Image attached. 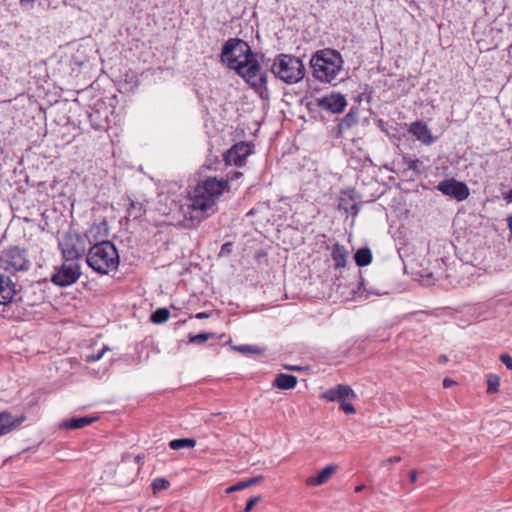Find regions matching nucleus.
Here are the masks:
<instances>
[{"mask_svg": "<svg viewBox=\"0 0 512 512\" xmlns=\"http://www.w3.org/2000/svg\"><path fill=\"white\" fill-rule=\"evenodd\" d=\"M227 187V180L216 177L200 181L191 193L190 207L194 212L201 214L200 219L214 214L217 210V201Z\"/></svg>", "mask_w": 512, "mask_h": 512, "instance_id": "nucleus-1", "label": "nucleus"}, {"mask_svg": "<svg viewBox=\"0 0 512 512\" xmlns=\"http://www.w3.org/2000/svg\"><path fill=\"white\" fill-rule=\"evenodd\" d=\"M343 65L341 54L332 49L317 51L310 60L313 76L321 81L330 83L336 79Z\"/></svg>", "mask_w": 512, "mask_h": 512, "instance_id": "nucleus-2", "label": "nucleus"}, {"mask_svg": "<svg viewBox=\"0 0 512 512\" xmlns=\"http://www.w3.org/2000/svg\"><path fill=\"white\" fill-rule=\"evenodd\" d=\"M86 262L95 272L107 274L109 271L118 268V251L112 242L103 240L89 249Z\"/></svg>", "mask_w": 512, "mask_h": 512, "instance_id": "nucleus-3", "label": "nucleus"}, {"mask_svg": "<svg viewBox=\"0 0 512 512\" xmlns=\"http://www.w3.org/2000/svg\"><path fill=\"white\" fill-rule=\"evenodd\" d=\"M271 71L275 77L287 84L298 83L305 76V67L302 60L290 54L277 55Z\"/></svg>", "mask_w": 512, "mask_h": 512, "instance_id": "nucleus-4", "label": "nucleus"}, {"mask_svg": "<svg viewBox=\"0 0 512 512\" xmlns=\"http://www.w3.org/2000/svg\"><path fill=\"white\" fill-rule=\"evenodd\" d=\"M263 55L258 53L248 59L247 62L238 66L235 70L251 87H253L262 99L268 98L267 72L262 70L260 59Z\"/></svg>", "mask_w": 512, "mask_h": 512, "instance_id": "nucleus-5", "label": "nucleus"}, {"mask_svg": "<svg viewBox=\"0 0 512 512\" xmlns=\"http://www.w3.org/2000/svg\"><path fill=\"white\" fill-rule=\"evenodd\" d=\"M254 54L246 41L239 38H231L222 47L221 60L230 69L237 70L238 66L254 57Z\"/></svg>", "mask_w": 512, "mask_h": 512, "instance_id": "nucleus-6", "label": "nucleus"}, {"mask_svg": "<svg viewBox=\"0 0 512 512\" xmlns=\"http://www.w3.org/2000/svg\"><path fill=\"white\" fill-rule=\"evenodd\" d=\"M0 268L12 274L27 271L30 268L27 251L18 246H11L0 252Z\"/></svg>", "mask_w": 512, "mask_h": 512, "instance_id": "nucleus-7", "label": "nucleus"}, {"mask_svg": "<svg viewBox=\"0 0 512 512\" xmlns=\"http://www.w3.org/2000/svg\"><path fill=\"white\" fill-rule=\"evenodd\" d=\"M81 275V268L78 262L64 260L63 264L52 275L51 281L60 287H67L74 284Z\"/></svg>", "mask_w": 512, "mask_h": 512, "instance_id": "nucleus-8", "label": "nucleus"}, {"mask_svg": "<svg viewBox=\"0 0 512 512\" xmlns=\"http://www.w3.org/2000/svg\"><path fill=\"white\" fill-rule=\"evenodd\" d=\"M59 248L64 260L76 261L84 253V245L81 237L74 233H65L59 241Z\"/></svg>", "mask_w": 512, "mask_h": 512, "instance_id": "nucleus-9", "label": "nucleus"}, {"mask_svg": "<svg viewBox=\"0 0 512 512\" xmlns=\"http://www.w3.org/2000/svg\"><path fill=\"white\" fill-rule=\"evenodd\" d=\"M437 190L446 196L463 201L469 196V189L466 184L459 182L454 178L445 179L438 183Z\"/></svg>", "mask_w": 512, "mask_h": 512, "instance_id": "nucleus-10", "label": "nucleus"}, {"mask_svg": "<svg viewBox=\"0 0 512 512\" xmlns=\"http://www.w3.org/2000/svg\"><path fill=\"white\" fill-rule=\"evenodd\" d=\"M252 153V149L249 144L240 142L235 144L225 154V161L229 165L242 166L245 163L246 158Z\"/></svg>", "mask_w": 512, "mask_h": 512, "instance_id": "nucleus-11", "label": "nucleus"}, {"mask_svg": "<svg viewBox=\"0 0 512 512\" xmlns=\"http://www.w3.org/2000/svg\"><path fill=\"white\" fill-rule=\"evenodd\" d=\"M322 397L328 401L341 403L343 400H354L356 394L350 386L339 384L325 391Z\"/></svg>", "mask_w": 512, "mask_h": 512, "instance_id": "nucleus-12", "label": "nucleus"}, {"mask_svg": "<svg viewBox=\"0 0 512 512\" xmlns=\"http://www.w3.org/2000/svg\"><path fill=\"white\" fill-rule=\"evenodd\" d=\"M347 105L345 97L341 94H330L318 100V106L332 113H341Z\"/></svg>", "mask_w": 512, "mask_h": 512, "instance_id": "nucleus-13", "label": "nucleus"}, {"mask_svg": "<svg viewBox=\"0 0 512 512\" xmlns=\"http://www.w3.org/2000/svg\"><path fill=\"white\" fill-rule=\"evenodd\" d=\"M16 295V285L9 276L0 273V305L12 302Z\"/></svg>", "mask_w": 512, "mask_h": 512, "instance_id": "nucleus-14", "label": "nucleus"}, {"mask_svg": "<svg viewBox=\"0 0 512 512\" xmlns=\"http://www.w3.org/2000/svg\"><path fill=\"white\" fill-rule=\"evenodd\" d=\"M26 420L25 415L14 418L7 411L0 412V436L6 435L19 427Z\"/></svg>", "mask_w": 512, "mask_h": 512, "instance_id": "nucleus-15", "label": "nucleus"}, {"mask_svg": "<svg viewBox=\"0 0 512 512\" xmlns=\"http://www.w3.org/2000/svg\"><path fill=\"white\" fill-rule=\"evenodd\" d=\"M337 466L330 464L323 468L316 476L308 477L305 481L307 486H321L325 484L336 472Z\"/></svg>", "mask_w": 512, "mask_h": 512, "instance_id": "nucleus-16", "label": "nucleus"}, {"mask_svg": "<svg viewBox=\"0 0 512 512\" xmlns=\"http://www.w3.org/2000/svg\"><path fill=\"white\" fill-rule=\"evenodd\" d=\"M410 132L422 143L430 145L434 142V138L427 125L422 122H415L410 127Z\"/></svg>", "mask_w": 512, "mask_h": 512, "instance_id": "nucleus-17", "label": "nucleus"}, {"mask_svg": "<svg viewBox=\"0 0 512 512\" xmlns=\"http://www.w3.org/2000/svg\"><path fill=\"white\" fill-rule=\"evenodd\" d=\"M297 384V377L291 374L280 373L276 376L273 381V386L281 389L288 390L292 389Z\"/></svg>", "mask_w": 512, "mask_h": 512, "instance_id": "nucleus-18", "label": "nucleus"}, {"mask_svg": "<svg viewBox=\"0 0 512 512\" xmlns=\"http://www.w3.org/2000/svg\"><path fill=\"white\" fill-rule=\"evenodd\" d=\"M95 419L96 418H94V417H87V416L80 417V418H71V419L63 421L60 424V428L70 429V430L80 429V428H83V427L93 423L95 421Z\"/></svg>", "mask_w": 512, "mask_h": 512, "instance_id": "nucleus-19", "label": "nucleus"}, {"mask_svg": "<svg viewBox=\"0 0 512 512\" xmlns=\"http://www.w3.org/2000/svg\"><path fill=\"white\" fill-rule=\"evenodd\" d=\"M336 268H341L346 265L348 252L344 246L335 244L331 253Z\"/></svg>", "mask_w": 512, "mask_h": 512, "instance_id": "nucleus-20", "label": "nucleus"}, {"mask_svg": "<svg viewBox=\"0 0 512 512\" xmlns=\"http://www.w3.org/2000/svg\"><path fill=\"white\" fill-rule=\"evenodd\" d=\"M140 456L137 455L133 458H129L127 460H123L122 463L118 466V471H124L128 468V466L131 464L132 466V477H130L126 482L133 481L134 477L137 475V472L139 470V462H140Z\"/></svg>", "mask_w": 512, "mask_h": 512, "instance_id": "nucleus-21", "label": "nucleus"}, {"mask_svg": "<svg viewBox=\"0 0 512 512\" xmlns=\"http://www.w3.org/2000/svg\"><path fill=\"white\" fill-rule=\"evenodd\" d=\"M354 259H355L356 264L359 267H364V266L370 264L371 261H372L371 250L369 248H361V249H359L355 253Z\"/></svg>", "mask_w": 512, "mask_h": 512, "instance_id": "nucleus-22", "label": "nucleus"}, {"mask_svg": "<svg viewBox=\"0 0 512 512\" xmlns=\"http://www.w3.org/2000/svg\"><path fill=\"white\" fill-rule=\"evenodd\" d=\"M196 445V440L193 438H179L173 439L169 442V447L173 450H180L184 448H193Z\"/></svg>", "mask_w": 512, "mask_h": 512, "instance_id": "nucleus-23", "label": "nucleus"}, {"mask_svg": "<svg viewBox=\"0 0 512 512\" xmlns=\"http://www.w3.org/2000/svg\"><path fill=\"white\" fill-rule=\"evenodd\" d=\"M170 317V311L167 308H158L155 310L151 316L150 320L155 324H162L166 322Z\"/></svg>", "mask_w": 512, "mask_h": 512, "instance_id": "nucleus-24", "label": "nucleus"}, {"mask_svg": "<svg viewBox=\"0 0 512 512\" xmlns=\"http://www.w3.org/2000/svg\"><path fill=\"white\" fill-rule=\"evenodd\" d=\"M408 168L413 170L416 174H421L423 172V163L419 159L412 158H404Z\"/></svg>", "mask_w": 512, "mask_h": 512, "instance_id": "nucleus-25", "label": "nucleus"}, {"mask_svg": "<svg viewBox=\"0 0 512 512\" xmlns=\"http://www.w3.org/2000/svg\"><path fill=\"white\" fill-rule=\"evenodd\" d=\"M500 379L498 376L489 374L487 376V391L489 393H495L498 390Z\"/></svg>", "mask_w": 512, "mask_h": 512, "instance_id": "nucleus-26", "label": "nucleus"}, {"mask_svg": "<svg viewBox=\"0 0 512 512\" xmlns=\"http://www.w3.org/2000/svg\"><path fill=\"white\" fill-rule=\"evenodd\" d=\"M170 483L165 478H156L152 482V488L154 492L160 491L163 489H167L169 487Z\"/></svg>", "mask_w": 512, "mask_h": 512, "instance_id": "nucleus-27", "label": "nucleus"}, {"mask_svg": "<svg viewBox=\"0 0 512 512\" xmlns=\"http://www.w3.org/2000/svg\"><path fill=\"white\" fill-rule=\"evenodd\" d=\"M211 337H212V334L203 332V333H199L196 335H190L189 341L191 343H204L207 340H209Z\"/></svg>", "mask_w": 512, "mask_h": 512, "instance_id": "nucleus-28", "label": "nucleus"}, {"mask_svg": "<svg viewBox=\"0 0 512 512\" xmlns=\"http://www.w3.org/2000/svg\"><path fill=\"white\" fill-rule=\"evenodd\" d=\"M234 349L238 352H241V353H252V354H257V353H260L261 350L256 347V346H251V345H240V346H235Z\"/></svg>", "mask_w": 512, "mask_h": 512, "instance_id": "nucleus-29", "label": "nucleus"}, {"mask_svg": "<svg viewBox=\"0 0 512 512\" xmlns=\"http://www.w3.org/2000/svg\"><path fill=\"white\" fill-rule=\"evenodd\" d=\"M356 123V117L352 113H348L341 121V128H350Z\"/></svg>", "mask_w": 512, "mask_h": 512, "instance_id": "nucleus-30", "label": "nucleus"}, {"mask_svg": "<svg viewBox=\"0 0 512 512\" xmlns=\"http://www.w3.org/2000/svg\"><path fill=\"white\" fill-rule=\"evenodd\" d=\"M261 500V496L260 495H256V496H253L251 497L248 501H247V504L243 510V512H250L254 506Z\"/></svg>", "mask_w": 512, "mask_h": 512, "instance_id": "nucleus-31", "label": "nucleus"}, {"mask_svg": "<svg viewBox=\"0 0 512 512\" xmlns=\"http://www.w3.org/2000/svg\"><path fill=\"white\" fill-rule=\"evenodd\" d=\"M340 408L346 413V414H354L355 408L350 402H347V400H343L340 403Z\"/></svg>", "mask_w": 512, "mask_h": 512, "instance_id": "nucleus-32", "label": "nucleus"}, {"mask_svg": "<svg viewBox=\"0 0 512 512\" xmlns=\"http://www.w3.org/2000/svg\"><path fill=\"white\" fill-rule=\"evenodd\" d=\"M106 350H108V347H103L98 353L92 354V355H87L86 356L87 361H98V360H100L103 357V355H104Z\"/></svg>", "mask_w": 512, "mask_h": 512, "instance_id": "nucleus-33", "label": "nucleus"}, {"mask_svg": "<svg viewBox=\"0 0 512 512\" xmlns=\"http://www.w3.org/2000/svg\"><path fill=\"white\" fill-rule=\"evenodd\" d=\"M262 479H263L262 476H256V477L249 478L247 480H243V484L245 486V489L248 488V487H251L253 485L258 484Z\"/></svg>", "mask_w": 512, "mask_h": 512, "instance_id": "nucleus-34", "label": "nucleus"}, {"mask_svg": "<svg viewBox=\"0 0 512 512\" xmlns=\"http://www.w3.org/2000/svg\"><path fill=\"white\" fill-rule=\"evenodd\" d=\"M232 250H233V244L231 242H226L222 245L219 255L220 256L228 255L232 252Z\"/></svg>", "mask_w": 512, "mask_h": 512, "instance_id": "nucleus-35", "label": "nucleus"}, {"mask_svg": "<svg viewBox=\"0 0 512 512\" xmlns=\"http://www.w3.org/2000/svg\"><path fill=\"white\" fill-rule=\"evenodd\" d=\"M501 362L506 366L507 369L512 370V357L508 354H502L500 356Z\"/></svg>", "mask_w": 512, "mask_h": 512, "instance_id": "nucleus-36", "label": "nucleus"}, {"mask_svg": "<svg viewBox=\"0 0 512 512\" xmlns=\"http://www.w3.org/2000/svg\"><path fill=\"white\" fill-rule=\"evenodd\" d=\"M243 489H245V486L243 484V481H240V482L236 483L235 485H232V486L228 487L226 489V493L230 494V493H233V492H236V491H240V490H243Z\"/></svg>", "mask_w": 512, "mask_h": 512, "instance_id": "nucleus-37", "label": "nucleus"}, {"mask_svg": "<svg viewBox=\"0 0 512 512\" xmlns=\"http://www.w3.org/2000/svg\"><path fill=\"white\" fill-rule=\"evenodd\" d=\"M401 460L400 456H393V457H390L388 458L384 463H390V464H393V463H397Z\"/></svg>", "mask_w": 512, "mask_h": 512, "instance_id": "nucleus-38", "label": "nucleus"}, {"mask_svg": "<svg viewBox=\"0 0 512 512\" xmlns=\"http://www.w3.org/2000/svg\"><path fill=\"white\" fill-rule=\"evenodd\" d=\"M409 479L412 483H415L416 480H417V472L415 470H412L410 473H409Z\"/></svg>", "mask_w": 512, "mask_h": 512, "instance_id": "nucleus-39", "label": "nucleus"}, {"mask_svg": "<svg viewBox=\"0 0 512 512\" xmlns=\"http://www.w3.org/2000/svg\"><path fill=\"white\" fill-rule=\"evenodd\" d=\"M454 384V381L452 379H449V378H445L444 381H443V386L445 388H448L450 386H452Z\"/></svg>", "mask_w": 512, "mask_h": 512, "instance_id": "nucleus-40", "label": "nucleus"}, {"mask_svg": "<svg viewBox=\"0 0 512 512\" xmlns=\"http://www.w3.org/2000/svg\"><path fill=\"white\" fill-rule=\"evenodd\" d=\"M240 176H242V173H241V172H238V171H235V172H233L232 174H230L229 178H230L231 180H234V179L239 178Z\"/></svg>", "mask_w": 512, "mask_h": 512, "instance_id": "nucleus-41", "label": "nucleus"}, {"mask_svg": "<svg viewBox=\"0 0 512 512\" xmlns=\"http://www.w3.org/2000/svg\"><path fill=\"white\" fill-rule=\"evenodd\" d=\"M206 317H207V314L205 312H200V313L196 314V318H198V319H203Z\"/></svg>", "mask_w": 512, "mask_h": 512, "instance_id": "nucleus-42", "label": "nucleus"}, {"mask_svg": "<svg viewBox=\"0 0 512 512\" xmlns=\"http://www.w3.org/2000/svg\"><path fill=\"white\" fill-rule=\"evenodd\" d=\"M364 488H365V485H363V484H362V485H359V486H357V487L355 488V492H356V493H359V492L363 491V490H364Z\"/></svg>", "mask_w": 512, "mask_h": 512, "instance_id": "nucleus-43", "label": "nucleus"}, {"mask_svg": "<svg viewBox=\"0 0 512 512\" xmlns=\"http://www.w3.org/2000/svg\"><path fill=\"white\" fill-rule=\"evenodd\" d=\"M35 0H20V4L21 5H24V4H30V3H33Z\"/></svg>", "mask_w": 512, "mask_h": 512, "instance_id": "nucleus-44", "label": "nucleus"}, {"mask_svg": "<svg viewBox=\"0 0 512 512\" xmlns=\"http://www.w3.org/2000/svg\"><path fill=\"white\" fill-rule=\"evenodd\" d=\"M508 225H509L510 232H511V235H512V216H510V217L508 218Z\"/></svg>", "mask_w": 512, "mask_h": 512, "instance_id": "nucleus-45", "label": "nucleus"}, {"mask_svg": "<svg viewBox=\"0 0 512 512\" xmlns=\"http://www.w3.org/2000/svg\"><path fill=\"white\" fill-rule=\"evenodd\" d=\"M137 206H138L139 210H141V204H139V203H132V204H131V207H132L133 209H136V207H137Z\"/></svg>", "mask_w": 512, "mask_h": 512, "instance_id": "nucleus-46", "label": "nucleus"}, {"mask_svg": "<svg viewBox=\"0 0 512 512\" xmlns=\"http://www.w3.org/2000/svg\"><path fill=\"white\" fill-rule=\"evenodd\" d=\"M339 208L344 209L345 211H348V208L343 205L342 201L339 204Z\"/></svg>", "mask_w": 512, "mask_h": 512, "instance_id": "nucleus-47", "label": "nucleus"}, {"mask_svg": "<svg viewBox=\"0 0 512 512\" xmlns=\"http://www.w3.org/2000/svg\"><path fill=\"white\" fill-rule=\"evenodd\" d=\"M99 229H100V227H99V226H93V227L90 229L89 233H92L94 230H99Z\"/></svg>", "mask_w": 512, "mask_h": 512, "instance_id": "nucleus-48", "label": "nucleus"}, {"mask_svg": "<svg viewBox=\"0 0 512 512\" xmlns=\"http://www.w3.org/2000/svg\"><path fill=\"white\" fill-rule=\"evenodd\" d=\"M440 361L441 362H446L447 361V357L446 356H441L440 357Z\"/></svg>", "mask_w": 512, "mask_h": 512, "instance_id": "nucleus-49", "label": "nucleus"}, {"mask_svg": "<svg viewBox=\"0 0 512 512\" xmlns=\"http://www.w3.org/2000/svg\"><path fill=\"white\" fill-rule=\"evenodd\" d=\"M289 369H291V370H299L300 368L297 367V366H293V367H290Z\"/></svg>", "mask_w": 512, "mask_h": 512, "instance_id": "nucleus-50", "label": "nucleus"}, {"mask_svg": "<svg viewBox=\"0 0 512 512\" xmlns=\"http://www.w3.org/2000/svg\"><path fill=\"white\" fill-rule=\"evenodd\" d=\"M352 209H354V210H355V211H354V214H357V210H356V205H355V204H354V205H352Z\"/></svg>", "mask_w": 512, "mask_h": 512, "instance_id": "nucleus-51", "label": "nucleus"}]
</instances>
